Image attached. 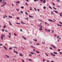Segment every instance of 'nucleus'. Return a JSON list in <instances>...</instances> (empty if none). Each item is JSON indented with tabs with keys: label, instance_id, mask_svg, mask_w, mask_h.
<instances>
[{
	"label": "nucleus",
	"instance_id": "680f3d73",
	"mask_svg": "<svg viewBox=\"0 0 62 62\" xmlns=\"http://www.w3.org/2000/svg\"><path fill=\"white\" fill-rule=\"evenodd\" d=\"M20 12L21 13H23V12L22 11H21Z\"/></svg>",
	"mask_w": 62,
	"mask_h": 62
},
{
	"label": "nucleus",
	"instance_id": "0e129e2a",
	"mask_svg": "<svg viewBox=\"0 0 62 62\" xmlns=\"http://www.w3.org/2000/svg\"><path fill=\"white\" fill-rule=\"evenodd\" d=\"M14 35L15 36H16V34L15 33H14Z\"/></svg>",
	"mask_w": 62,
	"mask_h": 62
},
{
	"label": "nucleus",
	"instance_id": "2eb2a0df",
	"mask_svg": "<svg viewBox=\"0 0 62 62\" xmlns=\"http://www.w3.org/2000/svg\"><path fill=\"white\" fill-rule=\"evenodd\" d=\"M30 46L31 47H32V48H35V47H34L32 46Z\"/></svg>",
	"mask_w": 62,
	"mask_h": 62
},
{
	"label": "nucleus",
	"instance_id": "473e14b6",
	"mask_svg": "<svg viewBox=\"0 0 62 62\" xmlns=\"http://www.w3.org/2000/svg\"><path fill=\"white\" fill-rule=\"evenodd\" d=\"M34 9L35 10V11H37V9H36V8H34Z\"/></svg>",
	"mask_w": 62,
	"mask_h": 62
},
{
	"label": "nucleus",
	"instance_id": "ddd939ff",
	"mask_svg": "<svg viewBox=\"0 0 62 62\" xmlns=\"http://www.w3.org/2000/svg\"><path fill=\"white\" fill-rule=\"evenodd\" d=\"M54 54H58L57 53V52H54Z\"/></svg>",
	"mask_w": 62,
	"mask_h": 62
},
{
	"label": "nucleus",
	"instance_id": "9d476101",
	"mask_svg": "<svg viewBox=\"0 0 62 62\" xmlns=\"http://www.w3.org/2000/svg\"><path fill=\"white\" fill-rule=\"evenodd\" d=\"M14 53H16V54H18V53L16 51H14Z\"/></svg>",
	"mask_w": 62,
	"mask_h": 62
},
{
	"label": "nucleus",
	"instance_id": "8fccbe9b",
	"mask_svg": "<svg viewBox=\"0 0 62 62\" xmlns=\"http://www.w3.org/2000/svg\"><path fill=\"white\" fill-rule=\"evenodd\" d=\"M16 10H18V11H19V9H16Z\"/></svg>",
	"mask_w": 62,
	"mask_h": 62
},
{
	"label": "nucleus",
	"instance_id": "f257e3e1",
	"mask_svg": "<svg viewBox=\"0 0 62 62\" xmlns=\"http://www.w3.org/2000/svg\"><path fill=\"white\" fill-rule=\"evenodd\" d=\"M2 3L3 4V5H1V7H3L5 6L7 4V2L5 1L3 2Z\"/></svg>",
	"mask_w": 62,
	"mask_h": 62
},
{
	"label": "nucleus",
	"instance_id": "39448f33",
	"mask_svg": "<svg viewBox=\"0 0 62 62\" xmlns=\"http://www.w3.org/2000/svg\"><path fill=\"white\" fill-rule=\"evenodd\" d=\"M49 21H50V22L51 21L52 22H54V21H53L52 19H48V20Z\"/></svg>",
	"mask_w": 62,
	"mask_h": 62
},
{
	"label": "nucleus",
	"instance_id": "a211bd4d",
	"mask_svg": "<svg viewBox=\"0 0 62 62\" xmlns=\"http://www.w3.org/2000/svg\"><path fill=\"white\" fill-rule=\"evenodd\" d=\"M4 47L5 48V50H8V49H7V48H6V47L5 46H4Z\"/></svg>",
	"mask_w": 62,
	"mask_h": 62
},
{
	"label": "nucleus",
	"instance_id": "72a5a7b5",
	"mask_svg": "<svg viewBox=\"0 0 62 62\" xmlns=\"http://www.w3.org/2000/svg\"><path fill=\"white\" fill-rule=\"evenodd\" d=\"M3 28H6V26L4 25V27H3Z\"/></svg>",
	"mask_w": 62,
	"mask_h": 62
},
{
	"label": "nucleus",
	"instance_id": "393cba45",
	"mask_svg": "<svg viewBox=\"0 0 62 62\" xmlns=\"http://www.w3.org/2000/svg\"><path fill=\"white\" fill-rule=\"evenodd\" d=\"M9 23H10L9 25H12V24H11V23L10 22H9Z\"/></svg>",
	"mask_w": 62,
	"mask_h": 62
},
{
	"label": "nucleus",
	"instance_id": "5701e85b",
	"mask_svg": "<svg viewBox=\"0 0 62 62\" xmlns=\"http://www.w3.org/2000/svg\"><path fill=\"white\" fill-rule=\"evenodd\" d=\"M25 13L27 15H28V13H27V12H25Z\"/></svg>",
	"mask_w": 62,
	"mask_h": 62
},
{
	"label": "nucleus",
	"instance_id": "603ef678",
	"mask_svg": "<svg viewBox=\"0 0 62 62\" xmlns=\"http://www.w3.org/2000/svg\"><path fill=\"white\" fill-rule=\"evenodd\" d=\"M21 8L22 9L23 8V6H22V7H21Z\"/></svg>",
	"mask_w": 62,
	"mask_h": 62
},
{
	"label": "nucleus",
	"instance_id": "338daca9",
	"mask_svg": "<svg viewBox=\"0 0 62 62\" xmlns=\"http://www.w3.org/2000/svg\"><path fill=\"white\" fill-rule=\"evenodd\" d=\"M0 46H2V44H0Z\"/></svg>",
	"mask_w": 62,
	"mask_h": 62
},
{
	"label": "nucleus",
	"instance_id": "c756f323",
	"mask_svg": "<svg viewBox=\"0 0 62 62\" xmlns=\"http://www.w3.org/2000/svg\"><path fill=\"white\" fill-rule=\"evenodd\" d=\"M57 25H58V26H61V27L62 26L61 25H59L58 24H57Z\"/></svg>",
	"mask_w": 62,
	"mask_h": 62
},
{
	"label": "nucleus",
	"instance_id": "79ce46f5",
	"mask_svg": "<svg viewBox=\"0 0 62 62\" xmlns=\"http://www.w3.org/2000/svg\"><path fill=\"white\" fill-rule=\"evenodd\" d=\"M33 40H35V41H37V39H34Z\"/></svg>",
	"mask_w": 62,
	"mask_h": 62
},
{
	"label": "nucleus",
	"instance_id": "6e6d98bb",
	"mask_svg": "<svg viewBox=\"0 0 62 62\" xmlns=\"http://www.w3.org/2000/svg\"><path fill=\"white\" fill-rule=\"evenodd\" d=\"M60 54H62V52H60Z\"/></svg>",
	"mask_w": 62,
	"mask_h": 62
},
{
	"label": "nucleus",
	"instance_id": "ea45409f",
	"mask_svg": "<svg viewBox=\"0 0 62 62\" xmlns=\"http://www.w3.org/2000/svg\"><path fill=\"white\" fill-rule=\"evenodd\" d=\"M57 2H58L59 3V2H60V0H57Z\"/></svg>",
	"mask_w": 62,
	"mask_h": 62
},
{
	"label": "nucleus",
	"instance_id": "a18cd8bd",
	"mask_svg": "<svg viewBox=\"0 0 62 62\" xmlns=\"http://www.w3.org/2000/svg\"><path fill=\"white\" fill-rule=\"evenodd\" d=\"M55 37H57V35L56 34H55Z\"/></svg>",
	"mask_w": 62,
	"mask_h": 62
},
{
	"label": "nucleus",
	"instance_id": "09e8293b",
	"mask_svg": "<svg viewBox=\"0 0 62 62\" xmlns=\"http://www.w3.org/2000/svg\"><path fill=\"white\" fill-rule=\"evenodd\" d=\"M45 23H46V24H47L48 25H49V24H48V23H47V22H45Z\"/></svg>",
	"mask_w": 62,
	"mask_h": 62
},
{
	"label": "nucleus",
	"instance_id": "7c9ffc66",
	"mask_svg": "<svg viewBox=\"0 0 62 62\" xmlns=\"http://www.w3.org/2000/svg\"><path fill=\"white\" fill-rule=\"evenodd\" d=\"M39 30H43V29H42V28L39 29Z\"/></svg>",
	"mask_w": 62,
	"mask_h": 62
},
{
	"label": "nucleus",
	"instance_id": "1a4fd4ad",
	"mask_svg": "<svg viewBox=\"0 0 62 62\" xmlns=\"http://www.w3.org/2000/svg\"><path fill=\"white\" fill-rule=\"evenodd\" d=\"M54 12H55V13H56L57 14H58V13H57V11H55L54 10Z\"/></svg>",
	"mask_w": 62,
	"mask_h": 62
},
{
	"label": "nucleus",
	"instance_id": "6ab92c4d",
	"mask_svg": "<svg viewBox=\"0 0 62 62\" xmlns=\"http://www.w3.org/2000/svg\"><path fill=\"white\" fill-rule=\"evenodd\" d=\"M38 20H39V21H40V22H43V21H42L41 20V19H38Z\"/></svg>",
	"mask_w": 62,
	"mask_h": 62
},
{
	"label": "nucleus",
	"instance_id": "c03bdc74",
	"mask_svg": "<svg viewBox=\"0 0 62 62\" xmlns=\"http://www.w3.org/2000/svg\"><path fill=\"white\" fill-rule=\"evenodd\" d=\"M29 61H32V60H31L30 59H29Z\"/></svg>",
	"mask_w": 62,
	"mask_h": 62
},
{
	"label": "nucleus",
	"instance_id": "774afa93",
	"mask_svg": "<svg viewBox=\"0 0 62 62\" xmlns=\"http://www.w3.org/2000/svg\"><path fill=\"white\" fill-rule=\"evenodd\" d=\"M47 62H49V60H47Z\"/></svg>",
	"mask_w": 62,
	"mask_h": 62
},
{
	"label": "nucleus",
	"instance_id": "864d4df0",
	"mask_svg": "<svg viewBox=\"0 0 62 62\" xmlns=\"http://www.w3.org/2000/svg\"><path fill=\"white\" fill-rule=\"evenodd\" d=\"M29 55L30 56H32V55L31 54H29Z\"/></svg>",
	"mask_w": 62,
	"mask_h": 62
},
{
	"label": "nucleus",
	"instance_id": "c9c22d12",
	"mask_svg": "<svg viewBox=\"0 0 62 62\" xmlns=\"http://www.w3.org/2000/svg\"><path fill=\"white\" fill-rule=\"evenodd\" d=\"M16 24H21L20 23H16Z\"/></svg>",
	"mask_w": 62,
	"mask_h": 62
},
{
	"label": "nucleus",
	"instance_id": "423d86ee",
	"mask_svg": "<svg viewBox=\"0 0 62 62\" xmlns=\"http://www.w3.org/2000/svg\"><path fill=\"white\" fill-rule=\"evenodd\" d=\"M38 25L39 26V27H40V28H42V26H41V25Z\"/></svg>",
	"mask_w": 62,
	"mask_h": 62
},
{
	"label": "nucleus",
	"instance_id": "20e7f679",
	"mask_svg": "<svg viewBox=\"0 0 62 62\" xmlns=\"http://www.w3.org/2000/svg\"><path fill=\"white\" fill-rule=\"evenodd\" d=\"M22 37L23 38V39H25V40H26V39L25 38V37L24 36H23Z\"/></svg>",
	"mask_w": 62,
	"mask_h": 62
},
{
	"label": "nucleus",
	"instance_id": "cd10ccee",
	"mask_svg": "<svg viewBox=\"0 0 62 62\" xmlns=\"http://www.w3.org/2000/svg\"><path fill=\"white\" fill-rule=\"evenodd\" d=\"M12 48H11V47H9V50H12Z\"/></svg>",
	"mask_w": 62,
	"mask_h": 62
},
{
	"label": "nucleus",
	"instance_id": "f03ea898",
	"mask_svg": "<svg viewBox=\"0 0 62 62\" xmlns=\"http://www.w3.org/2000/svg\"><path fill=\"white\" fill-rule=\"evenodd\" d=\"M5 37V35H2L1 36V39H3V37Z\"/></svg>",
	"mask_w": 62,
	"mask_h": 62
},
{
	"label": "nucleus",
	"instance_id": "2f4dec72",
	"mask_svg": "<svg viewBox=\"0 0 62 62\" xmlns=\"http://www.w3.org/2000/svg\"><path fill=\"white\" fill-rule=\"evenodd\" d=\"M45 61V59H43V60H42L43 62H44Z\"/></svg>",
	"mask_w": 62,
	"mask_h": 62
},
{
	"label": "nucleus",
	"instance_id": "f8f14e48",
	"mask_svg": "<svg viewBox=\"0 0 62 62\" xmlns=\"http://www.w3.org/2000/svg\"><path fill=\"white\" fill-rule=\"evenodd\" d=\"M5 56L7 57V58H9V57L8 56V55H6Z\"/></svg>",
	"mask_w": 62,
	"mask_h": 62
},
{
	"label": "nucleus",
	"instance_id": "9b49d317",
	"mask_svg": "<svg viewBox=\"0 0 62 62\" xmlns=\"http://www.w3.org/2000/svg\"><path fill=\"white\" fill-rule=\"evenodd\" d=\"M51 15H53V14H54V12L53 11H51Z\"/></svg>",
	"mask_w": 62,
	"mask_h": 62
},
{
	"label": "nucleus",
	"instance_id": "3c124183",
	"mask_svg": "<svg viewBox=\"0 0 62 62\" xmlns=\"http://www.w3.org/2000/svg\"><path fill=\"white\" fill-rule=\"evenodd\" d=\"M22 62H24V60L23 59H22Z\"/></svg>",
	"mask_w": 62,
	"mask_h": 62
},
{
	"label": "nucleus",
	"instance_id": "c85d7f7f",
	"mask_svg": "<svg viewBox=\"0 0 62 62\" xmlns=\"http://www.w3.org/2000/svg\"><path fill=\"white\" fill-rule=\"evenodd\" d=\"M43 8L44 9H46V7L45 6H44L43 7Z\"/></svg>",
	"mask_w": 62,
	"mask_h": 62
},
{
	"label": "nucleus",
	"instance_id": "7ed1b4c3",
	"mask_svg": "<svg viewBox=\"0 0 62 62\" xmlns=\"http://www.w3.org/2000/svg\"><path fill=\"white\" fill-rule=\"evenodd\" d=\"M52 46L53 48H54L55 49H56V47H55V46H54L53 45H51Z\"/></svg>",
	"mask_w": 62,
	"mask_h": 62
},
{
	"label": "nucleus",
	"instance_id": "a878e982",
	"mask_svg": "<svg viewBox=\"0 0 62 62\" xmlns=\"http://www.w3.org/2000/svg\"><path fill=\"white\" fill-rule=\"evenodd\" d=\"M19 55L20 56H23V55L21 54H20Z\"/></svg>",
	"mask_w": 62,
	"mask_h": 62
},
{
	"label": "nucleus",
	"instance_id": "e433bc0d",
	"mask_svg": "<svg viewBox=\"0 0 62 62\" xmlns=\"http://www.w3.org/2000/svg\"><path fill=\"white\" fill-rule=\"evenodd\" d=\"M45 30L46 31V32H48V30H47V29H46Z\"/></svg>",
	"mask_w": 62,
	"mask_h": 62
},
{
	"label": "nucleus",
	"instance_id": "de8ad7c7",
	"mask_svg": "<svg viewBox=\"0 0 62 62\" xmlns=\"http://www.w3.org/2000/svg\"><path fill=\"white\" fill-rule=\"evenodd\" d=\"M14 48H15L16 49H17V47L15 46H14Z\"/></svg>",
	"mask_w": 62,
	"mask_h": 62
},
{
	"label": "nucleus",
	"instance_id": "052dcab7",
	"mask_svg": "<svg viewBox=\"0 0 62 62\" xmlns=\"http://www.w3.org/2000/svg\"><path fill=\"white\" fill-rule=\"evenodd\" d=\"M50 32V30L49 29L48 30V32Z\"/></svg>",
	"mask_w": 62,
	"mask_h": 62
},
{
	"label": "nucleus",
	"instance_id": "bb28decb",
	"mask_svg": "<svg viewBox=\"0 0 62 62\" xmlns=\"http://www.w3.org/2000/svg\"><path fill=\"white\" fill-rule=\"evenodd\" d=\"M16 19H17V20H20V18H19V17H17L16 18Z\"/></svg>",
	"mask_w": 62,
	"mask_h": 62
},
{
	"label": "nucleus",
	"instance_id": "5fc2aeb1",
	"mask_svg": "<svg viewBox=\"0 0 62 62\" xmlns=\"http://www.w3.org/2000/svg\"><path fill=\"white\" fill-rule=\"evenodd\" d=\"M25 19L27 20H28V18H26Z\"/></svg>",
	"mask_w": 62,
	"mask_h": 62
},
{
	"label": "nucleus",
	"instance_id": "a19ab883",
	"mask_svg": "<svg viewBox=\"0 0 62 62\" xmlns=\"http://www.w3.org/2000/svg\"><path fill=\"white\" fill-rule=\"evenodd\" d=\"M45 54H46V55L47 56H48V54H47V53H45Z\"/></svg>",
	"mask_w": 62,
	"mask_h": 62
},
{
	"label": "nucleus",
	"instance_id": "0eeeda50",
	"mask_svg": "<svg viewBox=\"0 0 62 62\" xmlns=\"http://www.w3.org/2000/svg\"><path fill=\"white\" fill-rule=\"evenodd\" d=\"M20 2V1H18L17 2H16V3L17 4H19Z\"/></svg>",
	"mask_w": 62,
	"mask_h": 62
},
{
	"label": "nucleus",
	"instance_id": "13d9d810",
	"mask_svg": "<svg viewBox=\"0 0 62 62\" xmlns=\"http://www.w3.org/2000/svg\"><path fill=\"white\" fill-rule=\"evenodd\" d=\"M59 23H61V24H62V23H61V22H59Z\"/></svg>",
	"mask_w": 62,
	"mask_h": 62
},
{
	"label": "nucleus",
	"instance_id": "b1692460",
	"mask_svg": "<svg viewBox=\"0 0 62 62\" xmlns=\"http://www.w3.org/2000/svg\"><path fill=\"white\" fill-rule=\"evenodd\" d=\"M49 8H50V9H52V8L50 6H49Z\"/></svg>",
	"mask_w": 62,
	"mask_h": 62
},
{
	"label": "nucleus",
	"instance_id": "f3484780",
	"mask_svg": "<svg viewBox=\"0 0 62 62\" xmlns=\"http://www.w3.org/2000/svg\"><path fill=\"white\" fill-rule=\"evenodd\" d=\"M9 18H12V16H9Z\"/></svg>",
	"mask_w": 62,
	"mask_h": 62
},
{
	"label": "nucleus",
	"instance_id": "dca6fc26",
	"mask_svg": "<svg viewBox=\"0 0 62 62\" xmlns=\"http://www.w3.org/2000/svg\"><path fill=\"white\" fill-rule=\"evenodd\" d=\"M60 16H62V13H61L60 15Z\"/></svg>",
	"mask_w": 62,
	"mask_h": 62
},
{
	"label": "nucleus",
	"instance_id": "f704fd0d",
	"mask_svg": "<svg viewBox=\"0 0 62 62\" xmlns=\"http://www.w3.org/2000/svg\"><path fill=\"white\" fill-rule=\"evenodd\" d=\"M45 0H44L43 1V2L44 3H45Z\"/></svg>",
	"mask_w": 62,
	"mask_h": 62
},
{
	"label": "nucleus",
	"instance_id": "412c9836",
	"mask_svg": "<svg viewBox=\"0 0 62 62\" xmlns=\"http://www.w3.org/2000/svg\"><path fill=\"white\" fill-rule=\"evenodd\" d=\"M39 0H34V2H36V1H39Z\"/></svg>",
	"mask_w": 62,
	"mask_h": 62
},
{
	"label": "nucleus",
	"instance_id": "4d7b16f0",
	"mask_svg": "<svg viewBox=\"0 0 62 62\" xmlns=\"http://www.w3.org/2000/svg\"><path fill=\"white\" fill-rule=\"evenodd\" d=\"M31 54H34V53H33L32 52H31Z\"/></svg>",
	"mask_w": 62,
	"mask_h": 62
},
{
	"label": "nucleus",
	"instance_id": "49530a36",
	"mask_svg": "<svg viewBox=\"0 0 62 62\" xmlns=\"http://www.w3.org/2000/svg\"><path fill=\"white\" fill-rule=\"evenodd\" d=\"M0 2L2 3V0H0Z\"/></svg>",
	"mask_w": 62,
	"mask_h": 62
},
{
	"label": "nucleus",
	"instance_id": "4468645a",
	"mask_svg": "<svg viewBox=\"0 0 62 62\" xmlns=\"http://www.w3.org/2000/svg\"><path fill=\"white\" fill-rule=\"evenodd\" d=\"M21 23H22L23 24H25V23H24L22 21H21Z\"/></svg>",
	"mask_w": 62,
	"mask_h": 62
},
{
	"label": "nucleus",
	"instance_id": "58836bf2",
	"mask_svg": "<svg viewBox=\"0 0 62 62\" xmlns=\"http://www.w3.org/2000/svg\"><path fill=\"white\" fill-rule=\"evenodd\" d=\"M2 31L3 32L5 31V30L4 29H2Z\"/></svg>",
	"mask_w": 62,
	"mask_h": 62
},
{
	"label": "nucleus",
	"instance_id": "6e6552de",
	"mask_svg": "<svg viewBox=\"0 0 62 62\" xmlns=\"http://www.w3.org/2000/svg\"><path fill=\"white\" fill-rule=\"evenodd\" d=\"M29 17H30V18H34V17L33 16H32L30 15H29Z\"/></svg>",
	"mask_w": 62,
	"mask_h": 62
},
{
	"label": "nucleus",
	"instance_id": "e2e57ef3",
	"mask_svg": "<svg viewBox=\"0 0 62 62\" xmlns=\"http://www.w3.org/2000/svg\"><path fill=\"white\" fill-rule=\"evenodd\" d=\"M50 50H52V48L51 47H50Z\"/></svg>",
	"mask_w": 62,
	"mask_h": 62
},
{
	"label": "nucleus",
	"instance_id": "bf43d9fd",
	"mask_svg": "<svg viewBox=\"0 0 62 62\" xmlns=\"http://www.w3.org/2000/svg\"><path fill=\"white\" fill-rule=\"evenodd\" d=\"M37 45H39V43H38L37 44Z\"/></svg>",
	"mask_w": 62,
	"mask_h": 62
},
{
	"label": "nucleus",
	"instance_id": "37998d69",
	"mask_svg": "<svg viewBox=\"0 0 62 62\" xmlns=\"http://www.w3.org/2000/svg\"><path fill=\"white\" fill-rule=\"evenodd\" d=\"M11 37V35H10V36H9L8 38H9L10 39V37Z\"/></svg>",
	"mask_w": 62,
	"mask_h": 62
},
{
	"label": "nucleus",
	"instance_id": "69168bd1",
	"mask_svg": "<svg viewBox=\"0 0 62 62\" xmlns=\"http://www.w3.org/2000/svg\"><path fill=\"white\" fill-rule=\"evenodd\" d=\"M57 38H59V36H57Z\"/></svg>",
	"mask_w": 62,
	"mask_h": 62
},
{
	"label": "nucleus",
	"instance_id": "4c0bfd02",
	"mask_svg": "<svg viewBox=\"0 0 62 62\" xmlns=\"http://www.w3.org/2000/svg\"><path fill=\"white\" fill-rule=\"evenodd\" d=\"M25 4L26 6H28V4H27V2L25 3Z\"/></svg>",
	"mask_w": 62,
	"mask_h": 62
},
{
	"label": "nucleus",
	"instance_id": "aec40b11",
	"mask_svg": "<svg viewBox=\"0 0 62 62\" xmlns=\"http://www.w3.org/2000/svg\"><path fill=\"white\" fill-rule=\"evenodd\" d=\"M36 53H38V54H39V51H36Z\"/></svg>",
	"mask_w": 62,
	"mask_h": 62
},
{
	"label": "nucleus",
	"instance_id": "4be33fe9",
	"mask_svg": "<svg viewBox=\"0 0 62 62\" xmlns=\"http://www.w3.org/2000/svg\"><path fill=\"white\" fill-rule=\"evenodd\" d=\"M53 8H54V9H55V10H56L57 9L56 8H55L54 7H53Z\"/></svg>",
	"mask_w": 62,
	"mask_h": 62
}]
</instances>
